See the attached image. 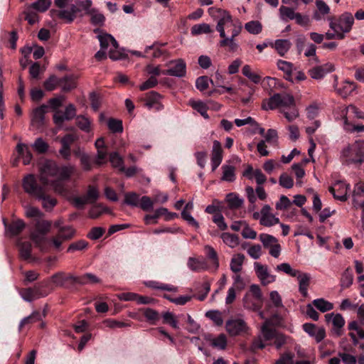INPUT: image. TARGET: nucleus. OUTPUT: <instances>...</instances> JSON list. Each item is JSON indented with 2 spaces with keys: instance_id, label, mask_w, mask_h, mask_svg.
Wrapping results in <instances>:
<instances>
[{
  "instance_id": "3c124183",
  "label": "nucleus",
  "mask_w": 364,
  "mask_h": 364,
  "mask_svg": "<svg viewBox=\"0 0 364 364\" xmlns=\"http://www.w3.org/2000/svg\"><path fill=\"white\" fill-rule=\"evenodd\" d=\"M109 161L114 168H118L120 171L124 170V159L117 151L109 154Z\"/></svg>"
},
{
  "instance_id": "e2e57ef3",
  "label": "nucleus",
  "mask_w": 364,
  "mask_h": 364,
  "mask_svg": "<svg viewBox=\"0 0 364 364\" xmlns=\"http://www.w3.org/2000/svg\"><path fill=\"white\" fill-rule=\"evenodd\" d=\"M21 257L24 259L31 257V244L28 242H21L18 243Z\"/></svg>"
},
{
  "instance_id": "cd10ccee",
  "label": "nucleus",
  "mask_w": 364,
  "mask_h": 364,
  "mask_svg": "<svg viewBox=\"0 0 364 364\" xmlns=\"http://www.w3.org/2000/svg\"><path fill=\"white\" fill-rule=\"evenodd\" d=\"M225 203L230 209L237 210L244 204V199L236 193H228L225 199Z\"/></svg>"
},
{
  "instance_id": "37998d69",
  "label": "nucleus",
  "mask_w": 364,
  "mask_h": 364,
  "mask_svg": "<svg viewBox=\"0 0 364 364\" xmlns=\"http://www.w3.org/2000/svg\"><path fill=\"white\" fill-rule=\"evenodd\" d=\"M277 272H283L290 277H295L300 270L293 268L289 263L282 262L275 267Z\"/></svg>"
},
{
  "instance_id": "680f3d73",
  "label": "nucleus",
  "mask_w": 364,
  "mask_h": 364,
  "mask_svg": "<svg viewBox=\"0 0 364 364\" xmlns=\"http://www.w3.org/2000/svg\"><path fill=\"white\" fill-rule=\"evenodd\" d=\"M139 196L134 192L127 193L124 195V203L127 205L137 207L139 205Z\"/></svg>"
},
{
  "instance_id": "b1692460",
  "label": "nucleus",
  "mask_w": 364,
  "mask_h": 364,
  "mask_svg": "<svg viewBox=\"0 0 364 364\" xmlns=\"http://www.w3.org/2000/svg\"><path fill=\"white\" fill-rule=\"evenodd\" d=\"M343 121L345 124V119H348V122H352L353 118L364 119V112L353 105L346 107L343 111Z\"/></svg>"
},
{
  "instance_id": "9b49d317",
  "label": "nucleus",
  "mask_w": 364,
  "mask_h": 364,
  "mask_svg": "<svg viewBox=\"0 0 364 364\" xmlns=\"http://www.w3.org/2000/svg\"><path fill=\"white\" fill-rule=\"evenodd\" d=\"M75 230L70 225L60 227L55 236L51 239V242L55 249H60L62 244L70 240L75 235Z\"/></svg>"
},
{
  "instance_id": "0e129e2a",
  "label": "nucleus",
  "mask_w": 364,
  "mask_h": 364,
  "mask_svg": "<svg viewBox=\"0 0 364 364\" xmlns=\"http://www.w3.org/2000/svg\"><path fill=\"white\" fill-rule=\"evenodd\" d=\"M289 122H292L299 117V112L296 105L288 107L281 112Z\"/></svg>"
},
{
  "instance_id": "4468645a",
  "label": "nucleus",
  "mask_w": 364,
  "mask_h": 364,
  "mask_svg": "<svg viewBox=\"0 0 364 364\" xmlns=\"http://www.w3.org/2000/svg\"><path fill=\"white\" fill-rule=\"evenodd\" d=\"M164 75H171L178 77H183L186 72V65L184 61L181 59L170 62L168 68L165 70Z\"/></svg>"
},
{
  "instance_id": "72a5a7b5",
  "label": "nucleus",
  "mask_w": 364,
  "mask_h": 364,
  "mask_svg": "<svg viewBox=\"0 0 364 364\" xmlns=\"http://www.w3.org/2000/svg\"><path fill=\"white\" fill-rule=\"evenodd\" d=\"M277 334V332L274 329L270 327L269 321L267 320L261 326V332L259 336H262L264 341H269L273 339Z\"/></svg>"
},
{
  "instance_id": "f257e3e1",
  "label": "nucleus",
  "mask_w": 364,
  "mask_h": 364,
  "mask_svg": "<svg viewBox=\"0 0 364 364\" xmlns=\"http://www.w3.org/2000/svg\"><path fill=\"white\" fill-rule=\"evenodd\" d=\"M74 170L73 166H60L54 161L46 160L41 165L39 180L43 185L50 186L55 193L66 196L68 190L65 181L70 178Z\"/></svg>"
},
{
  "instance_id": "dca6fc26",
  "label": "nucleus",
  "mask_w": 364,
  "mask_h": 364,
  "mask_svg": "<svg viewBox=\"0 0 364 364\" xmlns=\"http://www.w3.org/2000/svg\"><path fill=\"white\" fill-rule=\"evenodd\" d=\"M78 11L79 9L76 5H72V6L60 9L58 11L52 10L51 14L52 15L56 14L60 19L64 20L66 23H71L75 18Z\"/></svg>"
},
{
  "instance_id": "052dcab7",
  "label": "nucleus",
  "mask_w": 364,
  "mask_h": 364,
  "mask_svg": "<svg viewBox=\"0 0 364 364\" xmlns=\"http://www.w3.org/2000/svg\"><path fill=\"white\" fill-rule=\"evenodd\" d=\"M205 316L212 320L216 326H221L223 319L221 313L218 310H210L205 313Z\"/></svg>"
},
{
  "instance_id": "5fc2aeb1",
  "label": "nucleus",
  "mask_w": 364,
  "mask_h": 364,
  "mask_svg": "<svg viewBox=\"0 0 364 364\" xmlns=\"http://www.w3.org/2000/svg\"><path fill=\"white\" fill-rule=\"evenodd\" d=\"M211 32L212 29L210 25L205 23L196 24L193 26L191 29V33L193 36H198L203 33H210Z\"/></svg>"
},
{
  "instance_id": "69168bd1",
  "label": "nucleus",
  "mask_w": 364,
  "mask_h": 364,
  "mask_svg": "<svg viewBox=\"0 0 364 364\" xmlns=\"http://www.w3.org/2000/svg\"><path fill=\"white\" fill-rule=\"evenodd\" d=\"M76 123L77 127L85 132H89L90 131V120L84 116H78L76 119Z\"/></svg>"
},
{
  "instance_id": "393cba45",
  "label": "nucleus",
  "mask_w": 364,
  "mask_h": 364,
  "mask_svg": "<svg viewBox=\"0 0 364 364\" xmlns=\"http://www.w3.org/2000/svg\"><path fill=\"white\" fill-rule=\"evenodd\" d=\"M316 10L313 14V18L317 21L325 20L330 13V7L323 1H316Z\"/></svg>"
},
{
  "instance_id": "2f4dec72",
  "label": "nucleus",
  "mask_w": 364,
  "mask_h": 364,
  "mask_svg": "<svg viewBox=\"0 0 364 364\" xmlns=\"http://www.w3.org/2000/svg\"><path fill=\"white\" fill-rule=\"evenodd\" d=\"M326 322L331 323L335 328L341 329L345 325V320L341 314L330 313L325 315Z\"/></svg>"
},
{
  "instance_id": "39448f33",
  "label": "nucleus",
  "mask_w": 364,
  "mask_h": 364,
  "mask_svg": "<svg viewBox=\"0 0 364 364\" xmlns=\"http://www.w3.org/2000/svg\"><path fill=\"white\" fill-rule=\"evenodd\" d=\"M49 285V281H43L35 285L33 288H27L21 289L19 293L21 298L26 301L31 302L33 300L45 297L50 293V289L46 291L45 287Z\"/></svg>"
},
{
  "instance_id": "f704fd0d",
  "label": "nucleus",
  "mask_w": 364,
  "mask_h": 364,
  "mask_svg": "<svg viewBox=\"0 0 364 364\" xmlns=\"http://www.w3.org/2000/svg\"><path fill=\"white\" fill-rule=\"evenodd\" d=\"M188 105L191 106L193 109L198 112L205 119H209V116L207 113L208 106L205 102L201 100L191 99L188 101Z\"/></svg>"
},
{
  "instance_id": "79ce46f5",
  "label": "nucleus",
  "mask_w": 364,
  "mask_h": 364,
  "mask_svg": "<svg viewBox=\"0 0 364 364\" xmlns=\"http://www.w3.org/2000/svg\"><path fill=\"white\" fill-rule=\"evenodd\" d=\"M279 12L280 19L283 21L294 20L295 16L298 13L296 12L294 9L285 6H281L279 9Z\"/></svg>"
},
{
  "instance_id": "5701e85b",
  "label": "nucleus",
  "mask_w": 364,
  "mask_h": 364,
  "mask_svg": "<svg viewBox=\"0 0 364 364\" xmlns=\"http://www.w3.org/2000/svg\"><path fill=\"white\" fill-rule=\"evenodd\" d=\"M69 276H65V273L63 272H59L55 274H53L50 279H46V281H49V285L45 287L46 291H49L50 289V292L53 289V285L55 287H62L64 285L65 282L67 280H71Z\"/></svg>"
},
{
  "instance_id": "bf43d9fd",
  "label": "nucleus",
  "mask_w": 364,
  "mask_h": 364,
  "mask_svg": "<svg viewBox=\"0 0 364 364\" xmlns=\"http://www.w3.org/2000/svg\"><path fill=\"white\" fill-rule=\"evenodd\" d=\"M162 318L164 323L169 324L172 328L175 329L179 328L176 317L172 312H164L162 314Z\"/></svg>"
},
{
  "instance_id": "09e8293b",
  "label": "nucleus",
  "mask_w": 364,
  "mask_h": 364,
  "mask_svg": "<svg viewBox=\"0 0 364 364\" xmlns=\"http://www.w3.org/2000/svg\"><path fill=\"white\" fill-rule=\"evenodd\" d=\"M242 73L255 84H259L261 82V76L252 70L249 65H245L242 69Z\"/></svg>"
},
{
  "instance_id": "f8f14e48",
  "label": "nucleus",
  "mask_w": 364,
  "mask_h": 364,
  "mask_svg": "<svg viewBox=\"0 0 364 364\" xmlns=\"http://www.w3.org/2000/svg\"><path fill=\"white\" fill-rule=\"evenodd\" d=\"M225 328L227 332L232 336L247 333L249 327L246 322L242 318H232L226 322Z\"/></svg>"
},
{
  "instance_id": "ddd939ff",
  "label": "nucleus",
  "mask_w": 364,
  "mask_h": 364,
  "mask_svg": "<svg viewBox=\"0 0 364 364\" xmlns=\"http://www.w3.org/2000/svg\"><path fill=\"white\" fill-rule=\"evenodd\" d=\"M350 189V185L343 181H336L328 191L333 194L336 199L341 201H346L348 199V193Z\"/></svg>"
},
{
  "instance_id": "aec40b11",
  "label": "nucleus",
  "mask_w": 364,
  "mask_h": 364,
  "mask_svg": "<svg viewBox=\"0 0 364 364\" xmlns=\"http://www.w3.org/2000/svg\"><path fill=\"white\" fill-rule=\"evenodd\" d=\"M297 279L299 284V291L304 296H308V289L310 285L311 277V274L306 272L299 271L295 277Z\"/></svg>"
},
{
  "instance_id": "473e14b6",
  "label": "nucleus",
  "mask_w": 364,
  "mask_h": 364,
  "mask_svg": "<svg viewBox=\"0 0 364 364\" xmlns=\"http://www.w3.org/2000/svg\"><path fill=\"white\" fill-rule=\"evenodd\" d=\"M223 242L229 247L234 249L240 245L238 235L230 232H223L220 235Z\"/></svg>"
},
{
  "instance_id": "f03ea898",
  "label": "nucleus",
  "mask_w": 364,
  "mask_h": 364,
  "mask_svg": "<svg viewBox=\"0 0 364 364\" xmlns=\"http://www.w3.org/2000/svg\"><path fill=\"white\" fill-rule=\"evenodd\" d=\"M295 105L293 95L287 93L274 94L262 102V108L264 110L279 108L280 112Z\"/></svg>"
},
{
  "instance_id": "338daca9",
  "label": "nucleus",
  "mask_w": 364,
  "mask_h": 364,
  "mask_svg": "<svg viewBox=\"0 0 364 364\" xmlns=\"http://www.w3.org/2000/svg\"><path fill=\"white\" fill-rule=\"evenodd\" d=\"M144 316L146 320L153 325L156 324L160 318L159 314L156 311L149 308L145 310Z\"/></svg>"
},
{
  "instance_id": "de8ad7c7",
  "label": "nucleus",
  "mask_w": 364,
  "mask_h": 364,
  "mask_svg": "<svg viewBox=\"0 0 364 364\" xmlns=\"http://www.w3.org/2000/svg\"><path fill=\"white\" fill-rule=\"evenodd\" d=\"M188 267L193 271L199 272L205 269L207 264L203 259L190 257L188 261Z\"/></svg>"
},
{
  "instance_id": "603ef678",
  "label": "nucleus",
  "mask_w": 364,
  "mask_h": 364,
  "mask_svg": "<svg viewBox=\"0 0 364 364\" xmlns=\"http://www.w3.org/2000/svg\"><path fill=\"white\" fill-rule=\"evenodd\" d=\"M52 223L49 220H42L39 218L35 224L36 231L46 235L51 229Z\"/></svg>"
},
{
  "instance_id": "c756f323",
  "label": "nucleus",
  "mask_w": 364,
  "mask_h": 364,
  "mask_svg": "<svg viewBox=\"0 0 364 364\" xmlns=\"http://www.w3.org/2000/svg\"><path fill=\"white\" fill-rule=\"evenodd\" d=\"M36 199L42 201L43 208L48 211L51 210L57 204V200L48 195L47 190H45Z\"/></svg>"
},
{
  "instance_id": "13d9d810",
  "label": "nucleus",
  "mask_w": 364,
  "mask_h": 364,
  "mask_svg": "<svg viewBox=\"0 0 364 364\" xmlns=\"http://www.w3.org/2000/svg\"><path fill=\"white\" fill-rule=\"evenodd\" d=\"M244 306L247 309L256 311L260 309L262 302H258L255 298L252 299L249 294H246L243 298Z\"/></svg>"
},
{
  "instance_id": "6e6d98bb",
  "label": "nucleus",
  "mask_w": 364,
  "mask_h": 364,
  "mask_svg": "<svg viewBox=\"0 0 364 364\" xmlns=\"http://www.w3.org/2000/svg\"><path fill=\"white\" fill-rule=\"evenodd\" d=\"M51 5L50 0H37L30 5V9H34L38 12H45Z\"/></svg>"
},
{
  "instance_id": "58836bf2",
  "label": "nucleus",
  "mask_w": 364,
  "mask_h": 364,
  "mask_svg": "<svg viewBox=\"0 0 364 364\" xmlns=\"http://www.w3.org/2000/svg\"><path fill=\"white\" fill-rule=\"evenodd\" d=\"M30 237L41 251L46 250V237L45 234L34 230L31 233Z\"/></svg>"
},
{
  "instance_id": "c85d7f7f",
  "label": "nucleus",
  "mask_w": 364,
  "mask_h": 364,
  "mask_svg": "<svg viewBox=\"0 0 364 364\" xmlns=\"http://www.w3.org/2000/svg\"><path fill=\"white\" fill-rule=\"evenodd\" d=\"M16 151L18 157L22 159L24 165H28L31 163L33 156L28 145L18 143L16 146Z\"/></svg>"
},
{
  "instance_id": "49530a36",
  "label": "nucleus",
  "mask_w": 364,
  "mask_h": 364,
  "mask_svg": "<svg viewBox=\"0 0 364 364\" xmlns=\"http://www.w3.org/2000/svg\"><path fill=\"white\" fill-rule=\"evenodd\" d=\"M313 305L320 311L324 313L333 309V304L323 298L316 299L312 301Z\"/></svg>"
},
{
  "instance_id": "8fccbe9b",
  "label": "nucleus",
  "mask_w": 364,
  "mask_h": 364,
  "mask_svg": "<svg viewBox=\"0 0 364 364\" xmlns=\"http://www.w3.org/2000/svg\"><path fill=\"white\" fill-rule=\"evenodd\" d=\"M211 346L220 350H224L227 346V338L223 333L218 335L215 338H209Z\"/></svg>"
},
{
  "instance_id": "2eb2a0df",
  "label": "nucleus",
  "mask_w": 364,
  "mask_h": 364,
  "mask_svg": "<svg viewBox=\"0 0 364 364\" xmlns=\"http://www.w3.org/2000/svg\"><path fill=\"white\" fill-rule=\"evenodd\" d=\"M271 207L264 205L260 210V224L266 227H271L279 223V218L270 213Z\"/></svg>"
},
{
  "instance_id": "20e7f679",
  "label": "nucleus",
  "mask_w": 364,
  "mask_h": 364,
  "mask_svg": "<svg viewBox=\"0 0 364 364\" xmlns=\"http://www.w3.org/2000/svg\"><path fill=\"white\" fill-rule=\"evenodd\" d=\"M341 156L348 164H360L364 161V147L362 143L355 142L345 148L341 153Z\"/></svg>"
},
{
  "instance_id": "c03bdc74",
  "label": "nucleus",
  "mask_w": 364,
  "mask_h": 364,
  "mask_svg": "<svg viewBox=\"0 0 364 364\" xmlns=\"http://www.w3.org/2000/svg\"><path fill=\"white\" fill-rule=\"evenodd\" d=\"M145 285L148 287L156 289H161V290H165L168 291H173L176 292L178 291V288L176 287H174L171 284H166L160 283L155 281H149L145 282Z\"/></svg>"
},
{
  "instance_id": "423d86ee",
  "label": "nucleus",
  "mask_w": 364,
  "mask_h": 364,
  "mask_svg": "<svg viewBox=\"0 0 364 364\" xmlns=\"http://www.w3.org/2000/svg\"><path fill=\"white\" fill-rule=\"evenodd\" d=\"M329 21V27L333 31L343 32V34L349 33L354 23V17L349 12L342 14L336 21H333L332 18H328Z\"/></svg>"
},
{
  "instance_id": "412c9836",
  "label": "nucleus",
  "mask_w": 364,
  "mask_h": 364,
  "mask_svg": "<svg viewBox=\"0 0 364 364\" xmlns=\"http://www.w3.org/2000/svg\"><path fill=\"white\" fill-rule=\"evenodd\" d=\"M245 193L247 198L248 199V201L251 204L255 203L257 200V197L255 196V193L257 194L258 198L260 200H264L267 198V193L265 192L264 188L262 187V186H257L255 188V191L253 189L251 186H247L245 188Z\"/></svg>"
},
{
  "instance_id": "0eeeda50",
  "label": "nucleus",
  "mask_w": 364,
  "mask_h": 364,
  "mask_svg": "<svg viewBox=\"0 0 364 364\" xmlns=\"http://www.w3.org/2000/svg\"><path fill=\"white\" fill-rule=\"evenodd\" d=\"M22 186L26 193L36 198L40 196L45 190H47V185L43 183L39 185L33 174H28L23 178Z\"/></svg>"
},
{
  "instance_id": "864d4df0",
  "label": "nucleus",
  "mask_w": 364,
  "mask_h": 364,
  "mask_svg": "<svg viewBox=\"0 0 364 364\" xmlns=\"http://www.w3.org/2000/svg\"><path fill=\"white\" fill-rule=\"evenodd\" d=\"M223 176L221 179L228 182H232L235 179V167L230 165H224L222 167Z\"/></svg>"
},
{
  "instance_id": "1a4fd4ad",
  "label": "nucleus",
  "mask_w": 364,
  "mask_h": 364,
  "mask_svg": "<svg viewBox=\"0 0 364 364\" xmlns=\"http://www.w3.org/2000/svg\"><path fill=\"white\" fill-rule=\"evenodd\" d=\"M259 237L264 247L269 250V254L272 257L278 258L280 256L282 247L275 237L269 234L262 233Z\"/></svg>"
},
{
  "instance_id": "4d7b16f0",
  "label": "nucleus",
  "mask_w": 364,
  "mask_h": 364,
  "mask_svg": "<svg viewBox=\"0 0 364 364\" xmlns=\"http://www.w3.org/2000/svg\"><path fill=\"white\" fill-rule=\"evenodd\" d=\"M245 28L250 33L257 35L261 33L262 26L258 21H250L245 24Z\"/></svg>"
},
{
  "instance_id": "ea45409f",
  "label": "nucleus",
  "mask_w": 364,
  "mask_h": 364,
  "mask_svg": "<svg viewBox=\"0 0 364 364\" xmlns=\"http://www.w3.org/2000/svg\"><path fill=\"white\" fill-rule=\"evenodd\" d=\"M245 260V256L242 254L235 255L230 263V269L235 273H239L242 267V264Z\"/></svg>"
},
{
  "instance_id": "a878e982",
  "label": "nucleus",
  "mask_w": 364,
  "mask_h": 364,
  "mask_svg": "<svg viewBox=\"0 0 364 364\" xmlns=\"http://www.w3.org/2000/svg\"><path fill=\"white\" fill-rule=\"evenodd\" d=\"M69 278L73 282L81 285L92 284L100 282V279L92 273H87L80 277L70 275Z\"/></svg>"
},
{
  "instance_id": "7ed1b4c3",
  "label": "nucleus",
  "mask_w": 364,
  "mask_h": 364,
  "mask_svg": "<svg viewBox=\"0 0 364 364\" xmlns=\"http://www.w3.org/2000/svg\"><path fill=\"white\" fill-rule=\"evenodd\" d=\"M101 50H109V57L113 60L122 58V53L118 50L119 45L116 39L110 34L101 33L97 36Z\"/></svg>"
},
{
  "instance_id": "bb28decb",
  "label": "nucleus",
  "mask_w": 364,
  "mask_h": 364,
  "mask_svg": "<svg viewBox=\"0 0 364 364\" xmlns=\"http://www.w3.org/2000/svg\"><path fill=\"white\" fill-rule=\"evenodd\" d=\"M357 86L353 81L345 80L336 87L337 92L343 97H347L355 91Z\"/></svg>"
},
{
  "instance_id": "4c0bfd02",
  "label": "nucleus",
  "mask_w": 364,
  "mask_h": 364,
  "mask_svg": "<svg viewBox=\"0 0 364 364\" xmlns=\"http://www.w3.org/2000/svg\"><path fill=\"white\" fill-rule=\"evenodd\" d=\"M4 223L5 226H6V222L4 220ZM26 225L22 220H17L16 221H13L9 227L6 228V231L11 236H15L20 234L22 230L24 229Z\"/></svg>"
},
{
  "instance_id": "4be33fe9",
  "label": "nucleus",
  "mask_w": 364,
  "mask_h": 364,
  "mask_svg": "<svg viewBox=\"0 0 364 364\" xmlns=\"http://www.w3.org/2000/svg\"><path fill=\"white\" fill-rule=\"evenodd\" d=\"M334 70V66L331 63H326L317 66L309 70L310 76L315 80L323 78L326 74Z\"/></svg>"
},
{
  "instance_id": "9d476101",
  "label": "nucleus",
  "mask_w": 364,
  "mask_h": 364,
  "mask_svg": "<svg viewBox=\"0 0 364 364\" xmlns=\"http://www.w3.org/2000/svg\"><path fill=\"white\" fill-rule=\"evenodd\" d=\"M253 267L255 274L262 285L267 286L276 281V275L270 272L267 265L262 264L259 262H255Z\"/></svg>"
},
{
  "instance_id": "a18cd8bd",
  "label": "nucleus",
  "mask_w": 364,
  "mask_h": 364,
  "mask_svg": "<svg viewBox=\"0 0 364 364\" xmlns=\"http://www.w3.org/2000/svg\"><path fill=\"white\" fill-rule=\"evenodd\" d=\"M291 43L287 39H278L275 41L274 48L278 53L283 56L291 48Z\"/></svg>"
},
{
  "instance_id": "7c9ffc66",
  "label": "nucleus",
  "mask_w": 364,
  "mask_h": 364,
  "mask_svg": "<svg viewBox=\"0 0 364 364\" xmlns=\"http://www.w3.org/2000/svg\"><path fill=\"white\" fill-rule=\"evenodd\" d=\"M46 108V106L43 105L33 110L31 119V123L33 125H35L37 127H40L43 125Z\"/></svg>"
},
{
  "instance_id": "a211bd4d",
  "label": "nucleus",
  "mask_w": 364,
  "mask_h": 364,
  "mask_svg": "<svg viewBox=\"0 0 364 364\" xmlns=\"http://www.w3.org/2000/svg\"><path fill=\"white\" fill-rule=\"evenodd\" d=\"M223 161V148L220 142L215 140L213 142L211 151V166L214 171L221 164Z\"/></svg>"
},
{
  "instance_id": "774afa93",
  "label": "nucleus",
  "mask_w": 364,
  "mask_h": 364,
  "mask_svg": "<svg viewBox=\"0 0 364 364\" xmlns=\"http://www.w3.org/2000/svg\"><path fill=\"white\" fill-rule=\"evenodd\" d=\"M25 214L28 218H41L43 216V213L38 208L31 205H26Z\"/></svg>"
},
{
  "instance_id": "6e6552de",
  "label": "nucleus",
  "mask_w": 364,
  "mask_h": 364,
  "mask_svg": "<svg viewBox=\"0 0 364 364\" xmlns=\"http://www.w3.org/2000/svg\"><path fill=\"white\" fill-rule=\"evenodd\" d=\"M220 13V19L216 26V30L219 32L220 37H225L227 30L231 33V29L237 27L234 23L232 16L225 10H218Z\"/></svg>"
},
{
  "instance_id": "f3484780",
  "label": "nucleus",
  "mask_w": 364,
  "mask_h": 364,
  "mask_svg": "<svg viewBox=\"0 0 364 364\" xmlns=\"http://www.w3.org/2000/svg\"><path fill=\"white\" fill-rule=\"evenodd\" d=\"M242 27L241 26H238V27H234V28L231 29V36L228 37H221L223 39L220 41V46L221 47L228 46L230 51H235L238 48V44L235 40V38L237 36L240 31Z\"/></svg>"
},
{
  "instance_id": "c9c22d12",
  "label": "nucleus",
  "mask_w": 364,
  "mask_h": 364,
  "mask_svg": "<svg viewBox=\"0 0 364 364\" xmlns=\"http://www.w3.org/2000/svg\"><path fill=\"white\" fill-rule=\"evenodd\" d=\"M159 99H160V95L157 92H150L146 96L145 106L149 109H152L154 108L156 109H160V105L159 104Z\"/></svg>"
},
{
  "instance_id": "6ab92c4d",
  "label": "nucleus",
  "mask_w": 364,
  "mask_h": 364,
  "mask_svg": "<svg viewBox=\"0 0 364 364\" xmlns=\"http://www.w3.org/2000/svg\"><path fill=\"white\" fill-rule=\"evenodd\" d=\"M303 329L311 337L314 338L317 343L321 342L326 336L325 329L322 327H318L313 323H304Z\"/></svg>"
},
{
  "instance_id": "a19ab883",
  "label": "nucleus",
  "mask_w": 364,
  "mask_h": 364,
  "mask_svg": "<svg viewBox=\"0 0 364 364\" xmlns=\"http://www.w3.org/2000/svg\"><path fill=\"white\" fill-rule=\"evenodd\" d=\"M76 77L73 75H66L60 79V86L63 91H69L76 86Z\"/></svg>"
},
{
  "instance_id": "e433bc0d",
  "label": "nucleus",
  "mask_w": 364,
  "mask_h": 364,
  "mask_svg": "<svg viewBox=\"0 0 364 364\" xmlns=\"http://www.w3.org/2000/svg\"><path fill=\"white\" fill-rule=\"evenodd\" d=\"M88 16L90 18V23L93 26H102L105 22V17L98 9L93 8L89 11Z\"/></svg>"
}]
</instances>
